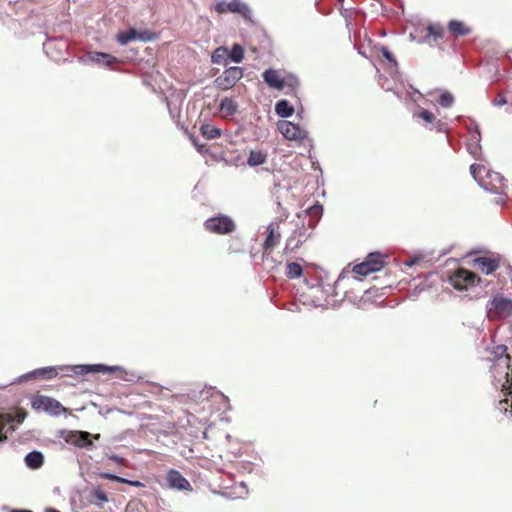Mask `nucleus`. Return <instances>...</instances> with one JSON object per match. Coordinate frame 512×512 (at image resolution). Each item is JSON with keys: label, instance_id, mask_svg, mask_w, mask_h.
Listing matches in <instances>:
<instances>
[{"label": "nucleus", "instance_id": "nucleus-20", "mask_svg": "<svg viewBox=\"0 0 512 512\" xmlns=\"http://www.w3.org/2000/svg\"><path fill=\"white\" fill-rule=\"evenodd\" d=\"M278 223L271 222L267 227V236L264 241V250H272L274 246L279 242L281 234L277 231Z\"/></svg>", "mask_w": 512, "mask_h": 512}, {"label": "nucleus", "instance_id": "nucleus-25", "mask_svg": "<svg viewBox=\"0 0 512 512\" xmlns=\"http://www.w3.org/2000/svg\"><path fill=\"white\" fill-rule=\"evenodd\" d=\"M294 107L286 99H280L275 104V113L281 118H288L294 114Z\"/></svg>", "mask_w": 512, "mask_h": 512}, {"label": "nucleus", "instance_id": "nucleus-19", "mask_svg": "<svg viewBox=\"0 0 512 512\" xmlns=\"http://www.w3.org/2000/svg\"><path fill=\"white\" fill-rule=\"evenodd\" d=\"M427 34L423 39V42L431 44V40L435 43L440 42L444 39V28L440 23L429 24L426 28Z\"/></svg>", "mask_w": 512, "mask_h": 512}, {"label": "nucleus", "instance_id": "nucleus-15", "mask_svg": "<svg viewBox=\"0 0 512 512\" xmlns=\"http://www.w3.org/2000/svg\"><path fill=\"white\" fill-rule=\"evenodd\" d=\"M168 486L176 490H192L189 481L177 470L171 469L167 474Z\"/></svg>", "mask_w": 512, "mask_h": 512}, {"label": "nucleus", "instance_id": "nucleus-4", "mask_svg": "<svg viewBox=\"0 0 512 512\" xmlns=\"http://www.w3.org/2000/svg\"><path fill=\"white\" fill-rule=\"evenodd\" d=\"M489 320H502L512 315V299L502 294L494 295L486 304Z\"/></svg>", "mask_w": 512, "mask_h": 512}, {"label": "nucleus", "instance_id": "nucleus-13", "mask_svg": "<svg viewBox=\"0 0 512 512\" xmlns=\"http://www.w3.org/2000/svg\"><path fill=\"white\" fill-rule=\"evenodd\" d=\"M43 49L47 55H50L55 60H59L63 53L68 50V41L64 38L47 36Z\"/></svg>", "mask_w": 512, "mask_h": 512}, {"label": "nucleus", "instance_id": "nucleus-43", "mask_svg": "<svg viewBox=\"0 0 512 512\" xmlns=\"http://www.w3.org/2000/svg\"><path fill=\"white\" fill-rule=\"evenodd\" d=\"M481 145L480 143H467V151L468 153L475 159H479V156L481 154Z\"/></svg>", "mask_w": 512, "mask_h": 512}, {"label": "nucleus", "instance_id": "nucleus-50", "mask_svg": "<svg viewBox=\"0 0 512 512\" xmlns=\"http://www.w3.org/2000/svg\"><path fill=\"white\" fill-rule=\"evenodd\" d=\"M103 479H107V480H111V481H114L116 482V479H117V475L116 474H113V473H110V472H104V473H101L100 475Z\"/></svg>", "mask_w": 512, "mask_h": 512}, {"label": "nucleus", "instance_id": "nucleus-47", "mask_svg": "<svg viewBox=\"0 0 512 512\" xmlns=\"http://www.w3.org/2000/svg\"><path fill=\"white\" fill-rule=\"evenodd\" d=\"M506 346L504 345H498L494 348L493 354L495 355L496 360H498L499 357H509L506 354Z\"/></svg>", "mask_w": 512, "mask_h": 512}, {"label": "nucleus", "instance_id": "nucleus-37", "mask_svg": "<svg viewBox=\"0 0 512 512\" xmlns=\"http://www.w3.org/2000/svg\"><path fill=\"white\" fill-rule=\"evenodd\" d=\"M353 272L358 274V275H361V276H367L370 273H374L375 269L374 268H370L367 265V263L365 261H363L362 263L357 264V265L354 266Z\"/></svg>", "mask_w": 512, "mask_h": 512}, {"label": "nucleus", "instance_id": "nucleus-16", "mask_svg": "<svg viewBox=\"0 0 512 512\" xmlns=\"http://www.w3.org/2000/svg\"><path fill=\"white\" fill-rule=\"evenodd\" d=\"M310 237V234L307 233V229L304 225L296 229L293 234L286 241V250L294 251L299 248L306 240Z\"/></svg>", "mask_w": 512, "mask_h": 512}, {"label": "nucleus", "instance_id": "nucleus-11", "mask_svg": "<svg viewBox=\"0 0 512 512\" xmlns=\"http://www.w3.org/2000/svg\"><path fill=\"white\" fill-rule=\"evenodd\" d=\"M277 128L287 140L303 141L308 137V132L305 129L289 121H279Z\"/></svg>", "mask_w": 512, "mask_h": 512}, {"label": "nucleus", "instance_id": "nucleus-7", "mask_svg": "<svg viewBox=\"0 0 512 512\" xmlns=\"http://www.w3.org/2000/svg\"><path fill=\"white\" fill-rule=\"evenodd\" d=\"M479 281L478 276L465 268H458L448 277L449 284L458 291L468 290Z\"/></svg>", "mask_w": 512, "mask_h": 512}, {"label": "nucleus", "instance_id": "nucleus-22", "mask_svg": "<svg viewBox=\"0 0 512 512\" xmlns=\"http://www.w3.org/2000/svg\"><path fill=\"white\" fill-rule=\"evenodd\" d=\"M24 462L28 468L37 470L44 464V455L40 451L33 450L26 454Z\"/></svg>", "mask_w": 512, "mask_h": 512}, {"label": "nucleus", "instance_id": "nucleus-56", "mask_svg": "<svg viewBox=\"0 0 512 512\" xmlns=\"http://www.w3.org/2000/svg\"><path fill=\"white\" fill-rule=\"evenodd\" d=\"M100 437H101V435H100L99 433H97V434H92V438H91V439H92V442L94 443V440H99V439H100Z\"/></svg>", "mask_w": 512, "mask_h": 512}, {"label": "nucleus", "instance_id": "nucleus-29", "mask_svg": "<svg viewBox=\"0 0 512 512\" xmlns=\"http://www.w3.org/2000/svg\"><path fill=\"white\" fill-rule=\"evenodd\" d=\"M211 61L217 65L227 66L228 64V49L224 46H220L216 48L212 55Z\"/></svg>", "mask_w": 512, "mask_h": 512}, {"label": "nucleus", "instance_id": "nucleus-51", "mask_svg": "<svg viewBox=\"0 0 512 512\" xmlns=\"http://www.w3.org/2000/svg\"><path fill=\"white\" fill-rule=\"evenodd\" d=\"M167 105H168V109H169V113L171 115L172 118H175V117H178L179 116V110H177L176 108H172L171 107V104L169 102H167Z\"/></svg>", "mask_w": 512, "mask_h": 512}, {"label": "nucleus", "instance_id": "nucleus-55", "mask_svg": "<svg viewBox=\"0 0 512 512\" xmlns=\"http://www.w3.org/2000/svg\"><path fill=\"white\" fill-rule=\"evenodd\" d=\"M116 482H118V483L128 484L129 479H127V478H124V477H121V476H118V475H117Z\"/></svg>", "mask_w": 512, "mask_h": 512}, {"label": "nucleus", "instance_id": "nucleus-23", "mask_svg": "<svg viewBox=\"0 0 512 512\" xmlns=\"http://www.w3.org/2000/svg\"><path fill=\"white\" fill-rule=\"evenodd\" d=\"M90 59L92 62L104 67H112L114 64L118 63L116 57L104 52H93L90 54Z\"/></svg>", "mask_w": 512, "mask_h": 512}, {"label": "nucleus", "instance_id": "nucleus-61", "mask_svg": "<svg viewBox=\"0 0 512 512\" xmlns=\"http://www.w3.org/2000/svg\"><path fill=\"white\" fill-rule=\"evenodd\" d=\"M496 203L497 204H504V199L502 197H500L499 199L496 200Z\"/></svg>", "mask_w": 512, "mask_h": 512}, {"label": "nucleus", "instance_id": "nucleus-1", "mask_svg": "<svg viewBox=\"0 0 512 512\" xmlns=\"http://www.w3.org/2000/svg\"><path fill=\"white\" fill-rule=\"evenodd\" d=\"M470 173L479 186L487 192L502 195L506 184L504 177L495 171L488 169L485 165L472 164Z\"/></svg>", "mask_w": 512, "mask_h": 512}, {"label": "nucleus", "instance_id": "nucleus-8", "mask_svg": "<svg viewBox=\"0 0 512 512\" xmlns=\"http://www.w3.org/2000/svg\"><path fill=\"white\" fill-rule=\"evenodd\" d=\"M204 228L210 233L226 235L232 233L236 225L231 217L219 214L218 216L208 218L204 222Z\"/></svg>", "mask_w": 512, "mask_h": 512}, {"label": "nucleus", "instance_id": "nucleus-53", "mask_svg": "<svg viewBox=\"0 0 512 512\" xmlns=\"http://www.w3.org/2000/svg\"><path fill=\"white\" fill-rule=\"evenodd\" d=\"M128 485L134 486V487H143L144 484L138 480H129Z\"/></svg>", "mask_w": 512, "mask_h": 512}, {"label": "nucleus", "instance_id": "nucleus-27", "mask_svg": "<svg viewBox=\"0 0 512 512\" xmlns=\"http://www.w3.org/2000/svg\"><path fill=\"white\" fill-rule=\"evenodd\" d=\"M238 109V104L232 98L225 97L219 104V110L225 116H233Z\"/></svg>", "mask_w": 512, "mask_h": 512}, {"label": "nucleus", "instance_id": "nucleus-18", "mask_svg": "<svg viewBox=\"0 0 512 512\" xmlns=\"http://www.w3.org/2000/svg\"><path fill=\"white\" fill-rule=\"evenodd\" d=\"M474 263L486 275L492 274L499 268V260L493 257H477Z\"/></svg>", "mask_w": 512, "mask_h": 512}, {"label": "nucleus", "instance_id": "nucleus-10", "mask_svg": "<svg viewBox=\"0 0 512 512\" xmlns=\"http://www.w3.org/2000/svg\"><path fill=\"white\" fill-rule=\"evenodd\" d=\"M215 10L220 14L231 12L241 15L245 20L251 21L252 19V10L241 0L219 1L215 5Z\"/></svg>", "mask_w": 512, "mask_h": 512}, {"label": "nucleus", "instance_id": "nucleus-26", "mask_svg": "<svg viewBox=\"0 0 512 512\" xmlns=\"http://www.w3.org/2000/svg\"><path fill=\"white\" fill-rule=\"evenodd\" d=\"M364 261L370 268H374L375 272L380 271L384 266V256L380 252L369 253Z\"/></svg>", "mask_w": 512, "mask_h": 512}, {"label": "nucleus", "instance_id": "nucleus-58", "mask_svg": "<svg viewBox=\"0 0 512 512\" xmlns=\"http://www.w3.org/2000/svg\"><path fill=\"white\" fill-rule=\"evenodd\" d=\"M287 217H288V213H287V211H284L280 218V221H284Z\"/></svg>", "mask_w": 512, "mask_h": 512}, {"label": "nucleus", "instance_id": "nucleus-9", "mask_svg": "<svg viewBox=\"0 0 512 512\" xmlns=\"http://www.w3.org/2000/svg\"><path fill=\"white\" fill-rule=\"evenodd\" d=\"M243 77V69L238 66H231L223 71L215 80L216 88L226 91L235 86V84Z\"/></svg>", "mask_w": 512, "mask_h": 512}, {"label": "nucleus", "instance_id": "nucleus-48", "mask_svg": "<svg viewBox=\"0 0 512 512\" xmlns=\"http://www.w3.org/2000/svg\"><path fill=\"white\" fill-rule=\"evenodd\" d=\"M508 103V100L506 99L505 96L499 94L498 97L496 99L493 100L492 104L494 106H503L505 104Z\"/></svg>", "mask_w": 512, "mask_h": 512}, {"label": "nucleus", "instance_id": "nucleus-5", "mask_svg": "<svg viewBox=\"0 0 512 512\" xmlns=\"http://www.w3.org/2000/svg\"><path fill=\"white\" fill-rule=\"evenodd\" d=\"M57 437L79 449L90 451L95 448V444L91 439L92 434L87 431L63 429L57 432Z\"/></svg>", "mask_w": 512, "mask_h": 512}, {"label": "nucleus", "instance_id": "nucleus-34", "mask_svg": "<svg viewBox=\"0 0 512 512\" xmlns=\"http://www.w3.org/2000/svg\"><path fill=\"white\" fill-rule=\"evenodd\" d=\"M454 102L455 98L449 91H442L437 99V103L443 108H450Z\"/></svg>", "mask_w": 512, "mask_h": 512}, {"label": "nucleus", "instance_id": "nucleus-38", "mask_svg": "<svg viewBox=\"0 0 512 512\" xmlns=\"http://www.w3.org/2000/svg\"><path fill=\"white\" fill-rule=\"evenodd\" d=\"M157 38V35L156 33L150 31V30H142V31H138L137 30V40L141 41V42H151L153 40H155Z\"/></svg>", "mask_w": 512, "mask_h": 512}, {"label": "nucleus", "instance_id": "nucleus-32", "mask_svg": "<svg viewBox=\"0 0 512 512\" xmlns=\"http://www.w3.org/2000/svg\"><path fill=\"white\" fill-rule=\"evenodd\" d=\"M303 274L302 266L297 262H289L286 264L285 275L289 279H296Z\"/></svg>", "mask_w": 512, "mask_h": 512}, {"label": "nucleus", "instance_id": "nucleus-6", "mask_svg": "<svg viewBox=\"0 0 512 512\" xmlns=\"http://www.w3.org/2000/svg\"><path fill=\"white\" fill-rule=\"evenodd\" d=\"M60 370L66 373H72L76 376H83L89 373H113L124 372L121 366H109L105 364H78V365H64L59 367Z\"/></svg>", "mask_w": 512, "mask_h": 512}, {"label": "nucleus", "instance_id": "nucleus-44", "mask_svg": "<svg viewBox=\"0 0 512 512\" xmlns=\"http://www.w3.org/2000/svg\"><path fill=\"white\" fill-rule=\"evenodd\" d=\"M12 429L9 422H5L0 419V442H4L7 439V433Z\"/></svg>", "mask_w": 512, "mask_h": 512}, {"label": "nucleus", "instance_id": "nucleus-60", "mask_svg": "<svg viewBox=\"0 0 512 512\" xmlns=\"http://www.w3.org/2000/svg\"><path fill=\"white\" fill-rule=\"evenodd\" d=\"M507 270H508V276L510 277V279H512V267L508 266Z\"/></svg>", "mask_w": 512, "mask_h": 512}, {"label": "nucleus", "instance_id": "nucleus-28", "mask_svg": "<svg viewBox=\"0 0 512 512\" xmlns=\"http://www.w3.org/2000/svg\"><path fill=\"white\" fill-rule=\"evenodd\" d=\"M267 161V154L260 150H251L247 157V164L250 167H257Z\"/></svg>", "mask_w": 512, "mask_h": 512}, {"label": "nucleus", "instance_id": "nucleus-62", "mask_svg": "<svg viewBox=\"0 0 512 512\" xmlns=\"http://www.w3.org/2000/svg\"><path fill=\"white\" fill-rule=\"evenodd\" d=\"M277 206H278V208H281V209H282V206H281V203H280V202H278V203H277Z\"/></svg>", "mask_w": 512, "mask_h": 512}, {"label": "nucleus", "instance_id": "nucleus-12", "mask_svg": "<svg viewBox=\"0 0 512 512\" xmlns=\"http://www.w3.org/2000/svg\"><path fill=\"white\" fill-rule=\"evenodd\" d=\"M395 95L398 99L403 101L407 108H415L417 105L423 106L426 104V99L423 96V94L418 91L417 89L413 88L412 86H409L408 89L404 90H397L395 92Z\"/></svg>", "mask_w": 512, "mask_h": 512}, {"label": "nucleus", "instance_id": "nucleus-54", "mask_svg": "<svg viewBox=\"0 0 512 512\" xmlns=\"http://www.w3.org/2000/svg\"><path fill=\"white\" fill-rule=\"evenodd\" d=\"M417 262V258L409 259L405 262V265L408 267H412Z\"/></svg>", "mask_w": 512, "mask_h": 512}, {"label": "nucleus", "instance_id": "nucleus-42", "mask_svg": "<svg viewBox=\"0 0 512 512\" xmlns=\"http://www.w3.org/2000/svg\"><path fill=\"white\" fill-rule=\"evenodd\" d=\"M42 379H52L58 375L57 368L55 366L42 367Z\"/></svg>", "mask_w": 512, "mask_h": 512}, {"label": "nucleus", "instance_id": "nucleus-35", "mask_svg": "<svg viewBox=\"0 0 512 512\" xmlns=\"http://www.w3.org/2000/svg\"><path fill=\"white\" fill-rule=\"evenodd\" d=\"M40 370H41V368H38V369H35L28 373H25L23 375H20L14 381V383H21V382H26V381H30V380L42 379V372Z\"/></svg>", "mask_w": 512, "mask_h": 512}, {"label": "nucleus", "instance_id": "nucleus-45", "mask_svg": "<svg viewBox=\"0 0 512 512\" xmlns=\"http://www.w3.org/2000/svg\"><path fill=\"white\" fill-rule=\"evenodd\" d=\"M92 498L99 500L101 503L108 501L106 492L104 490H102L101 488H96L92 491Z\"/></svg>", "mask_w": 512, "mask_h": 512}, {"label": "nucleus", "instance_id": "nucleus-30", "mask_svg": "<svg viewBox=\"0 0 512 512\" xmlns=\"http://www.w3.org/2000/svg\"><path fill=\"white\" fill-rule=\"evenodd\" d=\"M118 43L122 46L127 45L133 40H137V29L130 28L125 31H121L116 35Z\"/></svg>", "mask_w": 512, "mask_h": 512}, {"label": "nucleus", "instance_id": "nucleus-59", "mask_svg": "<svg viewBox=\"0 0 512 512\" xmlns=\"http://www.w3.org/2000/svg\"><path fill=\"white\" fill-rule=\"evenodd\" d=\"M45 512H61V511H59L58 509H55V508H47L45 510Z\"/></svg>", "mask_w": 512, "mask_h": 512}, {"label": "nucleus", "instance_id": "nucleus-3", "mask_svg": "<svg viewBox=\"0 0 512 512\" xmlns=\"http://www.w3.org/2000/svg\"><path fill=\"white\" fill-rule=\"evenodd\" d=\"M494 378V385L498 389L512 396V368H510V357H499L491 367Z\"/></svg>", "mask_w": 512, "mask_h": 512}, {"label": "nucleus", "instance_id": "nucleus-36", "mask_svg": "<svg viewBox=\"0 0 512 512\" xmlns=\"http://www.w3.org/2000/svg\"><path fill=\"white\" fill-rule=\"evenodd\" d=\"M40 370H41V368H38V369H35L28 373H25L23 375H20L14 381V383H21V382H26V381H30V380L42 379V372Z\"/></svg>", "mask_w": 512, "mask_h": 512}, {"label": "nucleus", "instance_id": "nucleus-24", "mask_svg": "<svg viewBox=\"0 0 512 512\" xmlns=\"http://www.w3.org/2000/svg\"><path fill=\"white\" fill-rule=\"evenodd\" d=\"M448 31L455 37L467 36L471 33V28L466 26L462 21L450 20L447 24Z\"/></svg>", "mask_w": 512, "mask_h": 512}, {"label": "nucleus", "instance_id": "nucleus-2", "mask_svg": "<svg viewBox=\"0 0 512 512\" xmlns=\"http://www.w3.org/2000/svg\"><path fill=\"white\" fill-rule=\"evenodd\" d=\"M409 111L411 112L412 120L424 129L437 133H445L447 136L449 135L450 127L446 116L437 118L433 112L425 109L421 105H417L415 108H409Z\"/></svg>", "mask_w": 512, "mask_h": 512}, {"label": "nucleus", "instance_id": "nucleus-33", "mask_svg": "<svg viewBox=\"0 0 512 512\" xmlns=\"http://www.w3.org/2000/svg\"><path fill=\"white\" fill-rule=\"evenodd\" d=\"M244 58V49L240 44H233L230 51H228V59L235 63H241Z\"/></svg>", "mask_w": 512, "mask_h": 512}, {"label": "nucleus", "instance_id": "nucleus-14", "mask_svg": "<svg viewBox=\"0 0 512 512\" xmlns=\"http://www.w3.org/2000/svg\"><path fill=\"white\" fill-rule=\"evenodd\" d=\"M34 409H43L53 415H59L63 410L61 403L53 398L47 396H38L32 401Z\"/></svg>", "mask_w": 512, "mask_h": 512}, {"label": "nucleus", "instance_id": "nucleus-21", "mask_svg": "<svg viewBox=\"0 0 512 512\" xmlns=\"http://www.w3.org/2000/svg\"><path fill=\"white\" fill-rule=\"evenodd\" d=\"M306 215L309 217L307 225L310 229H314L323 214V206L316 202L305 210Z\"/></svg>", "mask_w": 512, "mask_h": 512}, {"label": "nucleus", "instance_id": "nucleus-17", "mask_svg": "<svg viewBox=\"0 0 512 512\" xmlns=\"http://www.w3.org/2000/svg\"><path fill=\"white\" fill-rule=\"evenodd\" d=\"M262 78L268 87L276 90L284 89V78L277 70L273 68L266 69L262 73Z\"/></svg>", "mask_w": 512, "mask_h": 512}, {"label": "nucleus", "instance_id": "nucleus-41", "mask_svg": "<svg viewBox=\"0 0 512 512\" xmlns=\"http://www.w3.org/2000/svg\"><path fill=\"white\" fill-rule=\"evenodd\" d=\"M283 78H284V88L289 87L294 90L297 87H299V85H300L299 79L293 74H288L286 77H283Z\"/></svg>", "mask_w": 512, "mask_h": 512}, {"label": "nucleus", "instance_id": "nucleus-46", "mask_svg": "<svg viewBox=\"0 0 512 512\" xmlns=\"http://www.w3.org/2000/svg\"><path fill=\"white\" fill-rule=\"evenodd\" d=\"M190 139H191L194 147L196 148V150L199 153L204 154V153L208 152V147H207V145L205 143H200L198 141V139L193 137V136H191Z\"/></svg>", "mask_w": 512, "mask_h": 512}, {"label": "nucleus", "instance_id": "nucleus-39", "mask_svg": "<svg viewBox=\"0 0 512 512\" xmlns=\"http://www.w3.org/2000/svg\"><path fill=\"white\" fill-rule=\"evenodd\" d=\"M468 132H469L468 143H473V144L480 143L481 133H480V129H479L478 125L474 124L473 127H469Z\"/></svg>", "mask_w": 512, "mask_h": 512}, {"label": "nucleus", "instance_id": "nucleus-49", "mask_svg": "<svg viewBox=\"0 0 512 512\" xmlns=\"http://www.w3.org/2000/svg\"><path fill=\"white\" fill-rule=\"evenodd\" d=\"M107 457H108V459L116 462L118 465H123L125 463V459L116 454H110V455H107Z\"/></svg>", "mask_w": 512, "mask_h": 512}, {"label": "nucleus", "instance_id": "nucleus-52", "mask_svg": "<svg viewBox=\"0 0 512 512\" xmlns=\"http://www.w3.org/2000/svg\"><path fill=\"white\" fill-rule=\"evenodd\" d=\"M507 93L511 96V103L509 104V112H512V78L507 87Z\"/></svg>", "mask_w": 512, "mask_h": 512}, {"label": "nucleus", "instance_id": "nucleus-57", "mask_svg": "<svg viewBox=\"0 0 512 512\" xmlns=\"http://www.w3.org/2000/svg\"><path fill=\"white\" fill-rule=\"evenodd\" d=\"M11 512H33V511L28 510V509H13Z\"/></svg>", "mask_w": 512, "mask_h": 512}, {"label": "nucleus", "instance_id": "nucleus-40", "mask_svg": "<svg viewBox=\"0 0 512 512\" xmlns=\"http://www.w3.org/2000/svg\"><path fill=\"white\" fill-rule=\"evenodd\" d=\"M380 51L382 56L391 64V66L396 68L398 63L393 53L386 46H381Z\"/></svg>", "mask_w": 512, "mask_h": 512}, {"label": "nucleus", "instance_id": "nucleus-31", "mask_svg": "<svg viewBox=\"0 0 512 512\" xmlns=\"http://www.w3.org/2000/svg\"><path fill=\"white\" fill-rule=\"evenodd\" d=\"M200 133L204 138L212 140L221 135V130L213 125L204 123L200 126Z\"/></svg>", "mask_w": 512, "mask_h": 512}]
</instances>
